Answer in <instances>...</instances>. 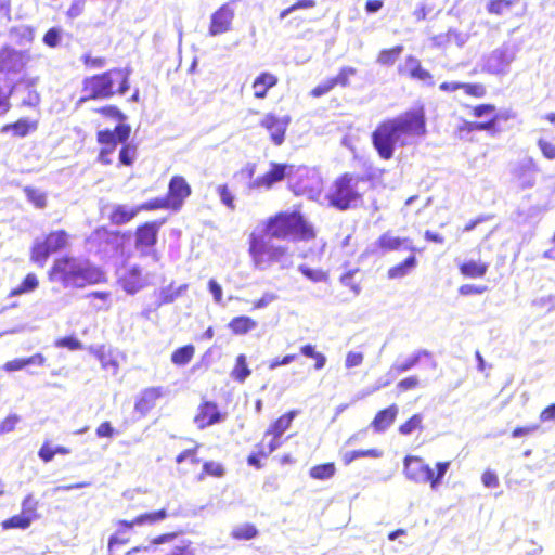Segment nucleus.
<instances>
[{
    "label": "nucleus",
    "instance_id": "45",
    "mask_svg": "<svg viewBox=\"0 0 555 555\" xmlns=\"http://www.w3.org/2000/svg\"><path fill=\"white\" fill-rule=\"evenodd\" d=\"M259 534L255 525L244 524L231 530V538L235 541H250Z\"/></svg>",
    "mask_w": 555,
    "mask_h": 555
},
{
    "label": "nucleus",
    "instance_id": "36",
    "mask_svg": "<svg viewBox=\"0 0 555 555\" xmlns=\"http://www.w3.org/2000/svg\"><path fill=\"white\" fill-rule=\"evenodd\" d=\"M405 65L409 67V77L433 85V75L421 65V61L415 56L405 57Z\"/></svg>",
    "mask_w": 555,
    "mask_h": 555
},
{
    "label": "nucleus",
    "instance_id": "35",
    "mask_svg": "<svg viewBox=\"0 0 555 555\" xmlns=\"http://www.w3.org/2000/svg\"><path fill=\"white\" fill-rule=\"evenodd\" d=\"M185 289L186 285L176 287L173 284L159 288L156 292V308L173 302Z\"/></svg>",
    "mask_w": 555,
    "mask_h": 555
},
{
    "label": "nucleus",
    "instance_id": "2",
    "mask_svg": "<svg viewBox=\"0 0 555 555\" xmlns=\"http://www.w3.org/2000/svg\"><path fill=\"white\" fill-rule=\"evenodd\" d=\"M48 280L64 289H82L106 283V273L86 259L66 254L52 261Z\"/></svg>",
    "mask_w": 555,
    "mask_h": 555
},
{
    "label": "nucleus",
    "instance_id": "14",
    "mask_svg": "<svg viewBox=\"0 0 555 555\" xmlns=\"http://www.w3.org/2000/svg\"><path fill=\"white\" fill-rule=\"evenodd\" d=\"M233 9L230 2H225L219 7L210 15L209 36H221L232 28Z\"/></svg>",
    "mask_w": 555,
    "mask_h": 555
},
{
    "label": "nucleus",
    "instance_id": "51",
    "mask_svg": "<svg viewBox=\"0 0 555 555\" xmlns=\"http://www.w3.org/2000/svg\"><path fill=\"white\" fill-rule=\"evenodd\" d=\"M403 47L397 44L389 49H384L378 52L377 62L383 65H391L397 61V57L402 53Z\"/></svg>",
    "mask_w": 555,
    "mask_h": 555
},
{
    "label": "nucleus",
    "instance_id": "42",
    "mask_svg": "<svg viewBox=\"0 0 555 555\" xmlns=\"http://www.w3.org/2000/svg\"><path fill=\"white\" fill-rule=\"evenodd\" d=\"M3 130L12 131L13 135L23 138L35 130H37V121H29L28 119H20L11 125L3 127Z\"/></svg>",
    "mask_w": 555,
    "mask_h": 555
},
{
    "label": "nucleus",
    "instance_id": "7",
    "mask_svg": "<svg viewBox=\"0 0 555 555\" xmlns=\"http://www.w3.org/2000/svg\"><path fill=\"white\" fill-rule=\"evenodd\" d=\"M70 235L64 229L52 230L34 242L30 246L29 260L39 268L46 266L52 255H56L69 247Z\"/></svg>",
    "mask_w": 555,
    "mask_h": 555
},
{
    "label": "nucleus",
    "instance_id": "21",
    "mask_svg": "<svg viewBox=\"0 0 555 555\" xmlns=\"http://www.w3.org/2000/svg\"><path fill=\"white\" fill-rule=\"evenodd\" d=\"M119 284L124 292L130 295L143 289L145 286V278L144 273H142V269L138 266H132L127 269L122 276H120Z\"/></svg>",
    "mask_w": 555,
    "mask_h": 555
},
{
    "label": "nucleus",
    "instance_id": "60",
    "mask_svg": "<svg viewBox=\"0 0 555 555\" xmlns=\"http://www.w3.org/2000/svg\"><path fill=\"white\" fill-rule=\"evenodd\" d=\"M54 346L57 348H66L70 351L81 350L82 348L81 341H79L75 336H64L59 338L54 341Z\"/></svg>",
    "mask_w": 555,
    "mask_h": 555
},
{
    "label": "nucleus",
    "instance_id": "38",
    "mask_svg": "<svg viewBox=\"0 0 555 555\" xmlns=\"http://www.w3.org/2000/svg\"><path fill=\"white\" fill-rule=\"evenodd\" d=\"M194 357V345L185 344L171 352L170 361L177 367L186 366Z\"/></svg>",
    "mask_w": 555,
    "mask_h": 555
},
{
    "label": "nucleus",
    "instance_id": "12",
    "mask_svg": "<svg viewBox=\"0 0 555 555\" xmlns=\"http://www.w3.org/2000/svg\"><path fill=\"white\" fill-rule=\"evenodd\" d=\"M225 420V413L218 409L217 403L209 400H202L197 406V412L193 416V423L197 425L198 429H204L209 426H215Z\"/></svg>",
    "mask_w": 555,
    "mask_h": 555
},
{
    "label": "nucleus",
    "instance_id": "22",
    "mask_svg": "<svg viewBox=\"0 0 555 555\" xmlns=\"http://www.w3.org/2000/svg\"><path fill=\"white\" fill-rule=\"evenodd\" d=\"M191 195V186L190 183L183 176H173L168 182V189H166L165 198H170L172 201H177L179 203H183Z\"/></svg>",
    "mask_w": 555,
    "mask_h": 555
},
{
    "label": "nucleus",
    "instance_id": "49",
    "mask_svg": "<svg viewBox=\"0 0 555 555\" xmlns=\"http://www.w3.org/2000/svg\"><path fill=\"white\" fill-rule=\"evenodd\" d=\"M507 65L508 60L502 50H494L491 56H489V68H491V73L493 74L503 73Z\"/></svg>",
    "mask_w": 555,
    "mask_h": 555
},
{
    "label": "nucleus",
    "instance_id": "34",
    "mask_svg": "<svg viewBox=\"0 0 555 555\" xmlns=\"http://www.w3.org/2000/svg\"><path fill=\"white\" fill-rule=\"evenodd\" d=\"M416 267L417 258L414 254H411L401 262L389 268V270H387V278H389V280H401L409 275Z\"/></svg>",
    "mask_w": 555,
    "mask_h": 555
},
{
    "label": "nucleus",
    "instance_id": "50",
    "mask_svg": "<svg viewBox=\"0 0 555 555\" xmlns=\"http://www.w3.org/2000/svg\"><path fill=\"white\" fill-rule=\"evenodd\" d=\"M137 159V144H124L119 150V166L131 167Z\"/></svg>",
    "mask_w": 555,
    "mask_h": 555
},
{
    "label": "nucleus",
    "instance_id": "18",
    "mask_svg": "<svg viewBox=\"0 0 555 555\" xmlns=\"http://www.w3.org/2000/svg\"><path fill=\"white\" fill-rule=\"evenodd\" d=\"M225 476V466L220 461L207 460L202 463L201 468L193 470V474L182 476L183 479L192 482H202L208 478L221 479Z\"/></svg>",
    "mask_w": 555,
    "mask_h": 555
},
{
    "label": "nucleus",
    "instance_id": "31",
    "mask_svg": "<svg viewBox=\"0 0 555 555\" xmlns=\"http://www.w3.org/2000/svg\"><path fill=\"white\" fill-rule=\"evenodd\" d=\"M397 404H391L388 408L378 410L372 421V428L377 433L386 430L393 423L397 417Z\"/></svg>",
    "mask_w": 555,
    "mask_h": 555
},
{
    "label": "nucleus",
    "instance_id": "27",
    "mask_svg": "<svg viewBox=\"0 0 555 555\" xmlns=\"http://www.w3.org/2000/svg\"><path fill=\"white\" fill-rule=\"evenodd\" d=\"M278 83V77L269 72H262L253 79L251 90L253 98L262 100L268 95L269 90L274 88Z\"/></svg>",
    "mask_w": 555,
    "mask_h": 555
},
{
    "label": "nucleus",
    "instance_id": "32",
    "mask_svg": "<svg viewBox=\"0 0 555 555\" xmlns=\"http://www.w3.org/2000/svg\"><path fill=\"white\" fill-rule=\"evenodd\" d=\"M256 321L247 314L237 315L231 319V321H229L228 323L229 331H231L232 335L236 336L246 335L251 331L256 330Z\"/></svg>",
    "mask_w": 555,
    "mask_h": 555
},
{
    "label": "nucleus",
    "instance_id": "54",
    "mask_svg": "<svg viewBox=\"0 0 555 555\" xmlns=\"http://www.w3.org/2000/svg\"><path fill=\"white\" fill-rule=\"evenodd\" d=\"M313 8H315V0H295V2L289 7L280 11L279 17L285 18L287 15L297 10H310Z\"/></svg>",
    "mask_w": 555,
    "mask_h": 555
},
{
    "label": "nucleus",
    "instance_id": "55",
    "mask_svg": "<svg viewBox=\"0 0 555 555\" xmlns=\"http://www.w3.org/2000/svg\"><path fill=\"white\" fill-rule=\"evenodd\" d=\"M337 82H339V79L337 77H332L330 79L319 82V85L315 86L314 89L310 90V96L321 98L327 94V92H330L334 88V86L337 85Z\"/></svg>",
    "mask_w": 555,
    "mask_h": 555
},
{
    "label": "nucleus",
    "instance_id": "52",
    "mask_svg": "<svg viewBox=\"0 0 555 555\" xmlns=\"http://www.w3.org/2000/svg\"><path fill=\"white\" fill-rule=\"evenodd\" d=\"M460 90L464 91L465 95L477 100L483 99L487 95V87L483 82H467Z\"/></svg>",
    "mask_w": 555,
    "mask_h": 555
},
{
    "label": "nucleus",
    "instance_id": "43",
    "mask_svg": "<svg viewBox=\"0 0 555 555\" xmlns=\"http://www.w3.org/2000/svg\"><path fill=\"white\" fill-rule=\"evenodd\" d=\"M249 375L250 369L247 366L246 356L241 353L236 357L234 366H232L231 378L236 380V383H244Z\"/></svg>",
    "mask_w": 555,
    "mask_h": 555
},
{
    "label": "nucleus",
    "instance_id": "33",
    "mask_svg": "<svg viewBox=\"0 0 555 555\" xmlns=\"http://www.w3.org/2000/svg\"><path fill=\"white\" fill-rule=\"evenodd\" d=\"M164 395L162 387H149L139 395L138 401H135V410L140 412H146L154 406L155 402L159 400Z\"/></svg>",
    "mask_w": 555,
    "mask_h": 555
},
{
    "label": "nucleus",
    "instance_id": "37",
    "mask_svg": "<svg viewBox=\"0 0 555 555\" xmlns=\"http://www.w3.org/2000/svg\"><path fill=\"white\" fill-rule=\"evenodd\" d=\"M487 262H479L474 260L464 261L459 264L460 274L466 279H479L487 274Z\"/></svg>",
    "mask_w": 555,
    "mask_h": 555
},
{
    "label": "nucleus",
    "instance_id": "4",
    "mask_svg": "<svg viewBox=\"0 0 555 555\" xmlns=\"http://www.w3.org/2000/svg\"><path fill=\"white\" fill-rule=\"evenodd\" d=\"M264 237L309 242L315 237L313 227L298 210L279 211L263 223Z\"/></svg>",
    "mask_w": 555,
    "mask_h": 555
},
{
    "label": "nucleus",
    "instance_id": "17",
    "mask_svg": "<svg viewBox=\"0 0 555 555\" xmlns=\"http://www.w3.org/2000/svg\"><path fill=\"white\" fill-rule=\"evenodd\" d=\"M37 504L31 502L30 496H25L24 501H22V513L17 515H13L12 517L2 521V529H21L25 530L31 524L34 519V513Z\"/></svg>",
    "mask_w": 555,
    "mask_h": 555
},
{
    "label": "nucleus",
    "instance_id": "41",
    "mask_svg": "<svg viewBox=\"0 0 555 555\" xmlns=\"http://www.w3.org/2000/svg\"><path fill=\"white\" fill-rule=\"evenodd\" d=\"M38 287V279L35 273H27L21 284L10 289L9 297H17L30 293Z\"/></svg>",
    "mask_w": 555,
    "mask_h": 555
},
{
    "label": "nucleus",
    "instance_id": "13",
    "mask_svg": "<svg viewBox=\"0 0 555 555\" xmlns=\"http://www.w3.org/2000/svg\"><path fill=\"white\" fill-rule=\"evenodd\" d=\"M503 118H505V117L502 115H493V116H491V118H489L486 121L464 120V121H462V124L456 126L455 137L459 140H468V137L473 132H477V131H483V132H488V133L494 135V134L499 133V127H496V124L499 122V120H501Z\"/></svg>",
    "mask_w": 555,
    "mask_h": 555
},
{
    "label": "nucleus",
    "instance_id": "25",
    "mask_svg": "<svg viewBox=\"0 0 555 555\" xmlns=\"http://www.w3.org/2000/svg\"><path fill=\"white\" fill-rule=\"evenodd\" d=\"M297 414L298 411L291 410L283 415H280L279 418L271 422L270 426L264 430V438L270 437V440H280V438L292 426V422Z\"/></svg>",
    "mask_w": 555,
    "mask_h": 555
},
{
    "label": "nucleus",
    "instance_id": "62",
    "mask_svg": "<svg viewBox=\"0 0 555 555\" xmlns=\"http://www.w3.org/2000/svg\"><path fill=\"white\" fill-rule=\"evenodd\" d=\"M217 194H219V197H221L222 205L228 207L229 210L235 209V204H233L232 192H230L229 186H227V184H221L217 186Z\"/></svg>",
    "mask_w": 555,
    "mask_h": 555
},
{
    "label": "nucleus",
    "instance_id": "53",
    "mask_svg": "<svg viewBox=\"0 0 555 555\" xmlns=\"http://www.w3.org/2000/svg\"><path fill=\"white\" fill-rule=\"evenodd\" d=\"M457 38H460V34L455 29H449L446 33L431 37V43L437 48H446L452 40H457Z\"/></svg>",
    "mask_w": 555,
    "mask_h": 555
},
{
    "label": "nucleus",
    "instance_id": "23",
    "mask_svg": "<svg viewBox=\"0 0 555 555\" xmlns=\"http://www.w3.org/2000/svg\"><path fill=\"white\" fill-rule=\"evenodd\" d=\"M167 518V512L165 508L156 509L154 512H146L138 515L131 520L120 519L115 521V526L124 527H135V526H153Z\"/></svg>",
    "mask_w": 555,
    "mask_h": 555
},
{
    "label": "nucleus",
    "instance_id": "58",
    "mask_svg": "<svg viewBox=\"0 0 555 555\" xmlns=\"http://www.w3.org/2000/svg\"><path fill=\"white\" fill-rule=\"evenodd\" d=\"M422 356L427 357V352L418 351V352L412 354L411 357H408L406 359H404V361H401L398 364H396V371L399 373H402V372H406V371L411 370L414 365L417 364V362H418V360H421Z\"/></svg>",
    "mask_w": 555,
    "mask_h": 555
},
{
    "label": "nucleus",
    "instance_id": "8",
    "mask_svg": "<svg viewBox=\"0 0 555 555\" xmlns=\"http://www.w3.org/2000/svg\"><path fill=\"white\" fill-rule=\"evenodd\" d=\"M130 126L128 124H120L114 127V129H103L95 133L96 144H99V154H96V162L103 166L112 165V155L115 153L116 147L120 143L133 144L128 142L130 138Z\"/></svg>",
    "mask_w": 555,
    "mask_h": 555
},
{
    "label": "nucleus",
    "instance_id": "47",
    "mask_svg": "<svg viewBox=\"0 0 555 555\" xmlns=\"http://www.w3.org/2000/svg\"><path fill=\"white\" fill-rule=\"evenodd\" d=\"M24 195L36 209H43L47 206V196L44 192L39 191L35 186L24 188Z\"/></svg>",
    "mask_w": 555,
    "mask_h": 555
},
{
    "label": "nucleus",
    "instance_id": "15",
    "mask_svg": "<svg viewBox=\"0 0 555 555\" xmlns=\"http://www.w3.org/2000/svg\"><path fill=\"white\" fill-rule=\"evenodd\" d=\"M199 444H195L175 456V463H177L178 476L182 477L185 475L193 474V470L202 467V464L206 462L198 456Z\"/></svg>",
    "mask_w": 555,
    "mask_h": 555
},
{
    "label": "nucleus",
    "instance_id": "30",
    "mask_svg": "<svg viewBox=\"0 0 555 555\" xmlns=\"http://www.w3.org/2000/svg\"><path fill=\"white\" fill-rule=\"evenodd\" d=\"M140 212L142 211L125 204L115 205L111 210V215H108V221H111L113 225H125L133 220Z\"/></svg>",
    "mask_w": 555,
    "mask_h": 555
},
{
    "label": "nucleus",
    "instance_id": "9",
    "mask_svg": "<svg viewBox=\"0 0 555 555\" xmlns=\"http://www.w3.org/2000/svg\"><path fill=\"white\" fill-rule=\"evenodd\" d=\"M291 121L292 117H289L288 114L278 115L269 112L261 118L260 127L267 130L271 143L275 146H280L285 142L286 130Z\"/></svg>",
    "mask_w": 555,
    "mask_h": 555
},
{
    "label": "nucleus",
    "instance_id": "20",
    "mask_svg": "<svg viewBox=\"0 0 555 555\" xmlns=\"http://www.w3.org/2000/svg\"><path fill=\"white\" fill-rule=\"evenodd\" d=\"M375 245H377L378 250L382 253H392L406 249L411 255H415V253L418 251L417 248L410 244V240L408 237L397 236L390 231H386L380 234L377 242H375Z\"/></svg>",
    "mask_w": 555,
    "mask_h": 555
},
{
    "label": "nucleus",
    "instance_id": "48",
    "mask_svg": "<svg viewBox=\"0 0 555 555\" xmlns=\"http://www.w3.org/2000/svg\"><path fill=\"white\" fill-rule=\"evenodd\" d=\"M335 468L332 462L317 464L310 467L309 476L314 480H326L334 475Z\"/></svg>",
    "mask_w": 555,
    "mask_h": 555
},
{
    "label": "nucleus",
    "instance_id": "19",
    "mask_svg": "<svg viewBox=\"0 0 555 555\" xmlns=\"http://www.w3.org/2000/svg\"><path fill=\"white\" fill-rule=\"evenodd\" d=\"M289 166L287 164L271 163L270 169L262 176L256 177L251 183V188L255 190H270L272 185L283 181L286 177V170Z\"/></svg>",
    "mask_w": 555,
    "mask_h": 555
},
{
    "label": "nucleus",
    "instance_id": "56",
    "mask_svg": "<svg viewBox=\"0 0 555 555\" xmlns=\"http://www.w3.org/2000/svg\"><path fill=\"white\" fill-rule=\"evenodd\" d=\"M533 308L538 315L551 312L555 309V297L548 296L534 299Z\"/></svg>",
    "mask_w": 555,
    "mask_h": 555
},
{
    "label": "nucleus",
    "instance_id": "10",
    "mask_svg": "<svg viewBox=\"0 0 555 555\" xmlns=\"http://www.w3.org/2000/svg\"><path fill=\"white\" fill-rule=\"evenodd\" d=\"M30 62V54L26 51L16 50L11 47L0 49V73L15 75L25 70Z\"/></svg>",
    "mask_w": 555,
    "mask_h": 555
},
{
    "label": "nucleus",
    "instance_id": "28",
    "mask_svg": "<svg viewBox=\"0 0 555 555\" xmlns=\"http://www.w3.org/2000/svg\"><path fill=\"white\" fill-rule=\"evenodd\" d=\"M183 203H179L177 201H172L170 198L165 197H152L140 205L134 206V209L140 211H154V210H170L172 212H178L183 208Z\"/></svg>",
    "mask_w": 555,
    "mask_h": 555
},
{
    "label": "nucleus",
    "instance_id": "24",
    "mask_svg": "<svg viewBox=\"0 0 555 555\" xmlns=\"http://www.w3.org/2000/svg\"><path fill=\"white\" fill-rule=\"evenodd\" d=\"M327 203L331 207H336L338 210H346L347 208V181L346 176H341L334 181L330 192L326 194Z\"/></svg>",
    "mask_w": 555,
    "mask_h": 555
},
{
    "label": "nucleus",
    "instance_id": "57",
    "mask_svg": "<svg viewBox=\"0 0 555 555\" xmlns=\"http://www.w3.org/2000/svg\"><path fill=\"white\" fill-rule=\"evenodd\" d=\"M300 353H302V356H305V357L314 359L315 370H321L324 366L325 358H324V356H322V353L315 351V347H313V345L307 344V345L300 347Z\"/></svg>",
    "mask_w": 555,
    "mask_h": 555
},
{
    "label": "nucleus",
    "instance_id": "16",
    "mask_svg": "<svg viewBox=\"0 0 555 555\" xmlns=\"http://www.w3.org/2000/svg\"><path fill=\"white\" fill-rule=\"evenodd\" d=\"M525 9L522 0H489L486 4L487 13L498 17L521 16Z\"/></svg>",
    "mask_w": 555,
    "mask_h": 555
},
{
    "label": "nucleus",
    "instance_id": "40",
    "mask_svg": "<svg viewBox=\"0 0 555 555\" xmlns=\"http://www.w3.org/2000/svg\"><path fill=\"white\" fill-rule=\"evenodd\" d=\"M117 529L112 533L111 538H108L107 550L108 553H112L118 545H125L130 542V531L133 529L131 527H124V525H115Z\"/></svg>",
    "mask_w": 555,
    "mask_h": 555
},
{
    "label": "nucleus",
    "instance_id": "61",
    "mask_svg": "<svg viewBox=\"0 0 555 555\" xmlns=\"http://www.w3.org/2000/svg\"><path fill=\"white\" fill-rule=\"evenodd\" d=\"M81 63L89 69L103 68L106 65V59L104 56H92L91 54H85L81 56Z\"/></svg>",
    "mask_w": 555,
    "mask_h": 555
},
{
    "label": "nucleus",
    "instance_id": "6",
    "mask_svg": "<svg viewBox=\"0 0 555 555\" xmlns=\"http://www.w3.org/2000/svg\"><path fill=\"white\" fill-rule=\"evenodd\" d=\"M248 254L253 266L259 270H264L274 263H282L289 256L288 247L271 245L264 234L257 231L249 233Z\"/></svg>",
    "mask_w": 555,
    "mask_h": 555
},
{
    "label": "nucleus",
    "instance_id": "46",
    "mask_svg": "<svg viewBox=\"0 0 555 555\" xmlns=\"http://www.w3.org/2000/svg\"><path fill=\"white\" fill-rule=\"evenodd\" d=\"M95 113L104 118L118 122L117 125H125L127 117L125 114L115 105L106 104L95 109Z\"/></svg>",
    "mask_w": 555,
    "mask_h": 555
},
{
    "label": "nucleus",
    "instance_id": "1",
    "mask_svg": "<svg viewBox=\"0 0 555 555\" xmlns=\"http://www.w3.org/2000/svg\"><path fill=\"white\" fill-rule=\"evenodd\" d=\"M426 132L424 106L413 107L401 115L378 122L372 132V144L378 157L390 160L395 149L408 145L410 139L424 137Z\"/></svg>",
    "mask_w": 555,
    "mask_h": 555
},
{
    "label": "nucleus",
    "instance_id": "3",
    "mask_svg": "<svg viewBox=\"0 0 555 555\" xmlns=\"http://www.w3.org/2000/svg\"><path fill=\"white\" fill-rule=\"evenodd\" d=\"M130 88V70L111 67L102 73L85 77L81 81L80 102L108 100L124 95Z\"/></svg>",
    "mask_w": 555,
    "mask_h": 555
},
{
    "label": "nucleus",
    "instance_id": "26",
    "mask_svg": "<svg viewBox=\"0 0 555 555\" xmlns=\"http://www.w3.org/2000/svg\"><path fill=\"white\" fill-rule=\"evenodd\" d=\"M281 446V440L270 439L264 443V440L256 443V451L248 455L246 462L248 465L255 467V469L262 468V459H267L272 452H274Z\"/></svg>",
    "mask_w": 555,
    "mask_h": 555
},
{
    "label": "nucleus",
    "instance_id": "63",
    "mask_svg": "<svg viewBox=\"0 0 555 555\" xmlns=\"http://www.w3.org/2000/svg\"><path fill=\"white\" fill-rule=\"evenodd\" d=\"M537 144L538 150L542 152V155L545 157V159H555V146L551 142L546 141L545 139H540L538 140Z\"/></svg>",
    "mask_w": 555,
    "mask_h": 555
},
{
    "label": "nucleus",
    "instance_id": "11",
    "mask_svg": "<svg viewBox=\"0 0 555 555\" xmlns=\"http://www.w3.org/2000/svg\"><path fill=\"white\" fill-rule=\"evenodd\" d=\"M166 219H158L153 221H144L135 227L134 230V247L138 250H149L157 243V234L159 233Z\"/></svg>",
    "mask_w": 555,
    "mask_h": 555
},
{
    "label": "nucleus",
    "instance_id": "44",
    "mask_svg": "<svg viewBox=\"0 0 555 555\" xmlns=\"http://www.w3.org/2000/svg\"><path fill=\"white\" fill-rule=\"evenodd\" d=\"M422 420H424V417L421 413L412 414L408 421L397 427V431L402 436H410L415 431H422L424 429V426H422Z\"/></svg>",
    "mask_w": 555,
    "mask_h": 555
},
{
    "label": "nucleus",
    "instance_id": "64",
    "mask_svg": "<svg viewBox=\"0 0 555 555\" xmlns=\"http://www.w3.org/2000/svg\"><path fill=\"white\" fill-rule=\"evenodd\" d=\"M418 387L417 376H406L401 382L397 383V390L399 392L414 390Z\"/></svg>",
    "mask_w": 555,
    "mask_h": 555
},
{
    "label": "nucleus",
    "instance_id": "5",
    "mask_svg": "<svg viewBox=\"0 0 555 555\" xmlns=\"http://www.w3.org/2000/svg\"><path fill=\"white\" fill-rule=\"evenodd\" d=\"M449 465V461L436 462L433 469L421 456L409 454L404 457V476L417 485H428L431 490H436L441 485Z\"/></svg>",
    "mask_w": 555,
    "mask_h": 555
},
{
    "label": "nucleus",
    "instance_id": "29",
    "mask_svg": "<svg viewBox=\"0 0 555 555\" xmlns=\"http://www.w3.org/2000/svg\"><path fill=\"white\" fill-rule=\"evenodd\" d=\"M90 352L99 360L102 370L111 372L114 375L118 373V359L111 348L105 345H100L98 348H91Z\"/></svg>",
    "mask_w": 555,
    "mask_h": 555
},
{
    "label": "nucleus",
    "instance_id": "39",
    "mask_svg": "<svg viewBox=\"0 0 555 555\" xmlns=\"http://www.w3.org/2000/svg\"><path fill=\"white\" fill-rule=\"evenodd\" d=\"M67 454H70L69 448L63 446L52 447L48 440H46L44 443L41 444V448H39V451H37V456L44 463L52 461L55 455Z\"/></svg>",
    "mask_w": 555,
    "mask_h": 555
},
{
    "label": "nucleus",
    "instance_id": "59",
    "mask_svg": "<svg viewBox=\"0 0 555 555\" xmlns=\"http://www.w3.org/2000/svg\"><path fill=\"white\" fill-rule=\"evenodd\" d=\"M487 115H499L495 113V105L491 103H482L478 105H474L470 108V116L474 118H480Z\"/></svg>",
    "mask_w": 555,
    "mask_h": 555
}]
</instances>
